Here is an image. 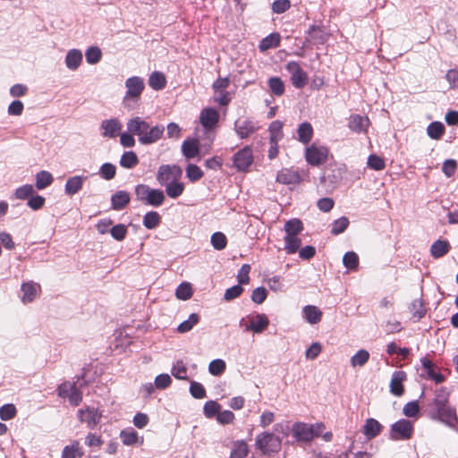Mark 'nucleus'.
<instances>
[{"mask_svg": "<svg viewBox=\"0 0 458 458\" xmlns=\"http://www.w3.org/2000/svg\"><path fill=\"white\" fill-rule=\"evenodd\" d=\"M428 416L433 420H437L450 428L458 425L456 410L449 403V393L445 387L438 389L432 403L429 405Z\"/></svg>", "mask_w": 458, "mask_h": 458, "instance_id": "nucleus-1", "label": "nucleus"}, {"mask_svg": "<svg viewBox=\"0 0 458 458\" xmlns=\"http://www.w3.org/2000/svg\"><path fill=\"white\" fill-rule=\"evenodd\" d=\"M126 128L129 132L137 136L139 142L144 146L157 142L162 139L165 132L163 124L151 126L140 116L129 119L126 123Z\"/></svg>", "mask_w": 458, "mask_h": 458, "instance_id": "nucleus-2", "label": "nucleus"}, {"mask_svg": "<svg viewBox=\"0 0 458 458\" xmlns=\"http://www.w3.org/2000/svg\"><path fill=\"white\" fill-rule=\"evenodd\" d=\"M126 93L123 103L124 107L133 109L145 89L144 80L139 76H132L125 81Z\"/></svg>", "mask_w": 458, "mask_h": 458, "instance_id": "nucleus-3", "label": "nucleus"}, {"mask_svg": "<svg viewBox=\"0 0 458 458\" xmlns=\"http://www.w3.org/2000/svg\"><path fill=\"white\" fill-rule=\"evenodd\" d=\"M345 174V165L333 164L328 165L320 176V182L328 189L334 190L342 181Z\"/></svg>", "mask_w": 458, "mask_h": 458, "instance_id": "nucleus-4", "label": "nucleus"}, {"mask_svg": "<svg viewBox=\"0 0 458 458\" xmlns=\"http://www.w3.org/2000/svg\"><path fill=\"white\" fill-rule=\"evenodd\" d=\"M255 446L265 454L277 453L281 448V439L273 433L262 432L256 437Z\"/></svg>", "mask_w": 458, "mask_h": 458, "instance_id": "nucleus-5", "label": "nucleus"}, {"mask_svg": "<svg viewBox=\"0 0 458 458\" xmlns=\"http://www.w3.org/2000/svg\"><path fill=\"white\" fill-rule=\"evenodd\" d=\"M413 424L405 419L397 420L391 425L389 437L392 440H408L413 434Z\"/></svg>", "mask_w": 458, "mask_h": 458, "instance_id": "nucleus-6", "label": "nucleus"}, {"mask_svg": "<svg viewBox=\"0 0 458 458\" xmlns=\"http://www.w3.org/2000/svg\"><path fill=\"white\" fill-rule=\"evenodd\" d=\"M285 69L291 75V81L294 88L301 89L306 86L309 81V77L307 72L301 67L298 62H288Z\"/></svg>", "mask_w": 458, "mask_h": 458, "instance_id": "nucleus-7", "label": "nucleus"}, {"mask_svg": "<svg viewBox=\"0 0 458 458\" xmlns=\"http://www.w3.org/2000/svg\"><path fill=\"white\" fill-rule=\"evenodd\" d=\"M328 149L324 146L311 144L305 150V159L307 163L313 166H318L327 161Z\"/></svg>", "mask_w": 458, "mask_h": 458, "instance_id": "nucleus-8", "label": "nucleus"}, {"mask_svg": "<svg viewBox=\"0 0 458 458\" xmlns=\"http://www.w3.org/2000/svg\"><path fill=\"white\" fill-rule=\"evenodd\" d=\"M182 175V170L176 165H162L158 167L157 173V181L161 186H165L168 182L181 179Z\"/></svg>", "mask_w": 458, "mask_h": 458, "instance_id": "nucleus-9", "label": "nucleus"}, {"mask_svg": "<svg viewBox=\"0 0 458 458\" xmlns=\"http://www.w3.org/2000/svg\"><path fill=\"white\" fill-rule=\"evenodd\" d=\"M314 428L310 425L304 422H295L292 425L293 437L297 442H310L316 437Z\"/></svg>", "mask_w": 458, "mask_h": 458, "instance_id": "nucleus-10", "label": "nucleus"}, {"mask_svg": "<svg viewBox=\"0 0 458 458\" xmlns=\"http://www.w3.org/2000/svg\"><path fill=\"white\" fill-rule=\"evenodd\" d=\"M233 166L237 171H246L253 162L252 150L250 147L246 146L240 149L233 156Z\"/></svg>", "mask_w": 458, "mask_h": 458, "instance_id": "nucleus-11", "label": "nucleus"}, {"mask_svg": "<svg viewBox=\"0 0 458 458\" xmlns=\"http://www.w3.org/2000/svg\"><path fill=\"white\" fill-rule=\"evenodd\" d=\"M78 416L81 422L86 423L89 428L93 429L100 422L102 413L97 408L87 407L85 410H79Z\"/></svg>", "mask_w": 458, "mask_h": 458, "instance_id": "nucleus-12", "label": "nucleus"}, {"mask_svg": "<svg viewBox=\"0 0 458 458\" xmlns=\"http://www.w3.org/2000/svg\"><path fill=\"white\" fill-rule=\"evenodd\" d=\"M256 123L249 118L238 119L234 123V131L240 139H246L257 131Z\"/></svg>", "mask_w": 458, "mask_h": 458, "instance_id": "nucleus-13", "label": "nucleus"}, {"mask_svg": "<svg viewBox=\"0 0 458 458\" xmlns=\"http://www.w3.org/2000/svg\"><path fill=\"white\" fill-rule=\"evenodd\" d=\"M249 319L250 323L245 326V330L255 334L262 333L269 325V319L264 313H256L249 317Z\"/></svg>", "mask_w": 458, "mask_h": 458, "instance_id": "nucleus-14", "label": "nucleus"}, {"mask_svg": "<svg viewBox=\"0 0 458 458\" xmlns=\"http://www.w3.org/2000/svg\"><path fill=\"white\" fill-rule=\"evenodd\" d=\"M122 123L117 118H111L102 121L100 124L101 135L106 138H115L120 134Z\"/></svg>", "mask_w": 458, "mask_h": 458, "instance_id": "nucleus-15", "label": "nucleus"}, {"mask_svg": "<svg viewBox=\"0 0 458 458\" xmlns=\"http://www.w3.org/2000/svg\"><path fill=\"white\" fill-rule=\"evenodd\" d=\"M327 38V33L320 26L310 25L307 30L306 40L310 44H324Z\"/></svg>", "mask_w": 458, "mask_h": 458, "instance_id": "nucleus-16", "label": "nucleus"}, {"mask_svg": "<svg viewBox=\"0 0 458 458\" xmlns=\"http://www.w3.org/2000/svg\"><path fill=\"white\" fill-rule=\"evenodd\" d=\"M219 119L218 112L215 108H204L199 115V121L205 129H212Z\"/></svg>", "mask_w": 458, "mask_h": 458, "instance_id": "nucleus-17", "label": "nucleus"}, {"mask_svg": "<svg viewBox=\"0 0 458 458\" xmlns=\"http://www.w3.org/2000/svg\"><path fill=\"white\" fill-rule=\"evenodd\" d=\"M406 379V373L403 370L394 371L392 375L390 382V392L396 395L401 396L403 394V382Z\"/></svg>", "mask_w": 458, "mask_h": 458, "instance_id": "nucleus-18", "label": "nucleus"}, {"mask_svg": "<svg viewBox=\"0 0 458 458\" xmlns=\"http://www.w3.org/2000/svg\"><path fill=\"white\" fill-rule=\"evenodd\" d=\"M300 181L301 176L299 173L288 168H284L280 170L276 175V182L282 184H296L299 183Z\"/></svg>", "mask_w": 458, "mask_h": 458, "instance_id": "nucleus-19", "label": "nucleus"}, {"mask_svg": "<svg viewBox=\"0 0 458 458\" xmlns=\"http://www.w3.org/2000/svg\"><path fill=\"white\" fill-rule=\"evenodd\" d=\"M369 125V120L367 116L360 114H352L349 118L348 126L354 132L360 133L366 131Z\"/></svg>", "mask_w": 458, "mask_h": 458, "instance_id": "nucleus-20", "label": "nucleus"}, {"mask_svg": "<svg viewBox=\"0 0 458 458\" xmlns=\"http://www.w3.org/2000/svg\"><path fill=\"white\" fill-rule=\"evenodd\" d=\"M131 196L126 191H118L111 196V208L114 210H122L130 203Z\"/></svg>", "mask_w": 458, "mask_h": 458, "instance_id": "nucleus-21", "label": "nucleus"}, {"mask_svg": "<svg viewBox=\"0 0 458 458\" xmlns=\"http://www.w3.org/2000/svg\"><path fill=\"white\" fill-rule=\"evenodd\" d=\"M383 426L375 419H367L363 425L362 433L367 439H373L382 431Z\"/></svg>", "mask_w": 458, "mask_h": 458, "instance_id": "nucleus-22", "label": "nucleus"}, {"mask_svg": "<svg viewBox=\"0 0 458 458\" xmlns=\"http://www.w3.org/2000/svg\"><path fill=\"white\" fill-rule=\"evenodd\" d=\"M420 362L427 378L435 381L437 384L445 380L444 375L435 371L434 364L427 357L421 358Z\"/></svg>", "mask_w": 458, "mask_h": 458, "instance_id": "nucleus-23", "label": "nucleus"}, {"mask_svg": "<svg viewBox=\"0 0 458 458\" xmlns=\"http://www.w3.org/2000/svg\"><path fill=\"white\" fill-rule=\"evenodd\" d=\"M39 285L33 282L23 283L21 287V301L31 302L37 296Z\"/></svg>", "mask_w": 458, "mask_h": 458, "instance_id": "nucleus-24", "label": "nucleus"}, {"mask_svg": "<svg viewBox=\"0 0 458 458\" xmlns=\"http://www.w3.org/2000/svg\"><path fill=\"white\" fill-rule=\"evenodd\" d=\"M65 65L71 71H76L82 62V53L79 49H71L65 56Z\"/></svg>", "mask_w": 458, "mask_h": 458, "instance_id": "nucleus-25", "label": "nucleus"}, {"mask_svg": "<svg viewBox=\"0 0 458 458\" xmlns=\"http://www.w3.org/2000/svg\"><path fill=\"white\" fill-rule=\"evenodd\" d=\"M450 249L451 245L446 240L438 239L432 243L430 254L434 259H440L446 255Z\"/></svg>", "mask_w": 458, "mask_h": 458, "instance_id": "nucleus-26", "label": "nucleus"}, {"mask_svg": "<svg viewBox=\"0 0 458 458\" xmlns=\"http://www.w3.org/2000/svg\"><path fill=\"white\" fill-rule=\"evenodd\" d=\"M302 313L304 319L311 325L318 323L322 318L321 310L313 305L304 306L302 309Z\"/></svg>", "mask_w": 458, "mask_h": 458, "instance_id": "nucleus-27", "label": "nucleus"}, {"mask_svg": "<svg viewBox=\"0 0 458 458\" xmlns=\"http://www.w3.org/2000/svg\"><path fill=\"white\" fill-rule=\"evenodd\" d=\"M86 179V177H83L81 175H75L72 177H70L65 183L64 191L67 195L72 196L76 194L83 185V182Z\"/></svg>", "mask_w": 458, "mask_h": 458, "instance_id": "nucleus-28", "label": "nucleus"}, {"mask_svg": "<svg viewBox=\"0 0 458 458\" xmlns=\"http://www.w3.org/2000/svg\"><path fill=\"white\" fill-rule=\"evenodd\" d=\"M182 155L188 158H194L199 154V148L196 140L188 139L182 144Z\"/></svg>", "mask_w": 458, "mask_h": 458, "instance_id": "nucleus-29", "label": "nucleus"}, {"mask_svg": "<svg viewBox=\"0 0 458 458\" xmlns=\"http://www.w3.org/2000/svg\"><path fill=\"white\" fill-rule=\"evenodd\" d=\"M181 179L174 180L164 187L165 188L166 195L171 199L179 198L184 191V183L180 182Z\"/></svg>", "mask_w": 458, "mask_h": 458, "instance_id": "nucleus-30", "label": "nucleus"}, {"mask_svg": "<svg viewBox=\"0 0 458 458\" xmlns=\"http://www.w3.org/2000/svg\"><path fill=\"white\" fill-rule=\"evenodd\" d=\"M298 140L303 144H308L313 136V128L308 122L301 123L297 129Z\"/></svg>", "mask_w": 458, "mask_h": 458, "instance_id": "nucleus-31", "label": "nucleus"}, {"mask_svg": "<svg viewBox=\"0 0 458 458\" xmlns=\"http://www.w3.org/2000/svg\"><path fill=\"white\" fill-rule=\"evenodd\" d=\"M284 241V250L288 254L295 253L301 244V240L298 237V234L293 235L285 233Z\"/></svg>", "mask_w": 458, "mask_h": 458, "instance_id": "nucleus-32", "label": "nucleus"}, {"mask_svg": "<svg viewBox=\"0 0 458 458\" xmlns=\"http://www.w3.org/2000/svg\"><path fill=\"white\" fill-rule=\"evenodd\" d=\"M120 165L126 169H131L139 164V157L133 151H125L120 158Z\"/></svg>", "mask_w": 458, "mask_h": 458, "instance_id": "nucleus-33", "label": "nucleus"}, {"mask_svg": "<svg viewBox=\"0 0 458 458\" xmlns=\"http://www.w3.org/2000/svg\"><path fill=\"white\" fill-rule=\"evenodd\" d=\"M148 196V198L145 204L152 207L161 206L165 199L164 191L159 189L151 188Z\"/></svg>", "mask_w": 458, "mask_h": 458, "instance_id": "nucleus-34", "label": "nucleus"}, {"mask_svg": "<svg viewBox=\"0 0 458 458\" xmlns=\"http://www.w3.org/2000/svg\"><path fill=\"white\" fill-rule=\"evenodd\" d=\"M161 222V216L157 211H148L147 212L142 220L143 225L148 229H155L159 225Z\"/></svg>", "mask_w": 458, "mask_h": 458, "instance_id": "nucleus-35", "label": "nucleus"}, {"mask_svg": "<svg viewBox=\"0 0 458 458\" xmlns=\"http://www.w3.org/2000/svg\"><path fill=\"white\" fill-rule=\"evenodd\" d=\"M54 181L53 175L47 171H40L36 174L35 186L38 190H44Z\"/></svg>", "mask_w": 458, "mask_h": 458, "instance_id": "nucleus-36", "label": "nucleus"}, {"mask_svg": "<svg viewBox=\"0 0 458 458\" xmlns=\"http://www.w3.org/2000/svg\"><path fill=\"white\" fill-rule=\"evenodd\" d=\"M280 44V35L279 33H271L266 38H264L259 43V49L261 51H266L270 48H274L278 47Z\"/></svg>", "mask_w": 458, "mask_h": 458, "instance_id": "nucleus-37", "label": "nucleus"}, {"mask_svg": "<svg viewBox=\"0 0 458 458\" xmlns=\"http://www.w3.org/2000/svg\"><path fill=\"white\" fill-rule=\"evenodd\" d=\"M248 454V445L243 440H238L233 443L230 458H246Z\"/></svg>", "mask_w": 458, "mask_h": 458, "instance_id": "nucleus-38", "label": "nucleus"}, {"mask_svg": "<svg viewBox=\"0 0 458 458\" xmlns=\"http://www.w3.org/2000/svg\"><path fill=\"white\" fill-rule=\"evenodd\" d=\"M78 440H74L71 445H65L62 452V458H78L82 456Z\"/></svg>", "mask_w": 458, "mask_h": 458, "instance_id": "nucleus-39", "label": "nucleus"}, {"mask_svg": "<svg viewBox=\"0 0 458 458\" xmlns=\"http://www.w3.org/2000/svg\"><path fill=\"white\" fill-rule=\"evenodd\" d=\"M148 85L155 90L163 89L166 85L165 75L160 72H153L149 76Z\"/></svg>", "mask_w": 458, "mask_h": 458, "instance_id": "nucleus-40", "label": "nucleus"}, {"mask_svg": "<svg viewBox=\"0 0 458 458\" xmlns=\"http://www.w3.org/2000/svg\"><path fill=\"white\" fill-rule=\"evenodd\" d=\"M445 132V126L441 122H432L427 127V133L432 140H439Z\"/></svg>", "mask_w": 458, "mask_h": 458, "instance_id": "nucleus-41", "label": "nucleus"}, {"mask_svg": "<svg viewBox=\"0 0 458 458\" xmlns=\"http://www.w3.org/2000/svg\"><path fill=\"white\" fill-rule=\"evenodd\" d=\"M343 264L348 270H357L359 267L358 254L354 251H347L343 257Z\"/></svg>", "mask_w": 458, "mask_h": 458, "instance_id": "nucleus-42", "label": "nucleus"}, {"mask_svg": "<svg viewBox=\"0 0 458 458\" xmlns=\"http://www.w3.org/2000/svg\"><path fill=\"white\" fill-rule=\"evenodd\" d=\"M369 359V352L367 350L360 349L351 358L350 362L353 368L362 367L368 362Z\"/></svg>", "mask_w": 458, "mask_h": 458, "instance_id": "nucleus-43", "label": "nucleus"}, {"mask_svg": "<svg viewBox=\"0 0 458 458\" xmlns=\"http://www.w3.org/2000/svg\"><path fill=\"white\" fill-rule=\"evenodd\" d=\"M199 320V317L196 313H191L188 319L182 321L181 324H179L177 327V331L181 334L187 333L192 329V327L198 324Z\"/></svg>", "mask_w": 458, "mask_h": 458, "instance_id": "nucleus-44", "label": "nucleus"}, {"mask_svg": "<svg viewBox=\"0 0 458 458\" xmlns=\"http://www.w3.org/2000/svg\"><path fill=\"white\" fill-rule=\"evenodd\" d=\"M185 172H186V177L191 182H198L204 175V173L202 172V170L197 165H194V164H189L186 166Z\"/></svg>", "mask_w": 458, "mask_h": 458, "instance_id": "nucleus-45", "label": "nucleus"}, {"mask_svg": "<svg viewBox=\"0 0 458 458\" xmlns=\"http://www.w3.org/2000/svg\"><path fill=\"white\" fill-rule=\"evenodd\" d=\"M302 230V222L298 218L290 219L284 224L285 233L295 235L299 234Z\"/></svg>", "mask_w": 458, "mask_h": 458, "instance_id": "nucleus-46", "label": "nucleus"}, {"mask_svg": "<svg viewBox=\"0 0 458 458\" xmlns=\"http://www.w3.org/2000/svg\"><path fill=\"white\" fill-rule=\"evenodd\" d=\"M268 87L275 96L280 97L284 93V84L279 77H271L268 80Z\"/></svg>", "mask_w": 458, "mask_h": 458, "instance_id": "nucleus-47", "label": "nucleus"}, {"mask_svg": "<svg viewBox=\"0 0 458 458\" xmlns=\"http://www.w3.org/2000/svg\"><path fill=\"white\" fill-rule=\"evenodd\" d=\"M349 224V219L346 216H341L331 224V233L333 235H338L344 233L347 229Z\"/></svg>", "mask_w": 458, "mask_h": 458, "instance_id": "nucleus-48", "label": "nucleus"}, {"mask_svg": "<svg viewBox=\"0 0 458 458\" xmlns=\"http://www.w3.org/2000/svg\"><path fill=\"white\" fill-rule=\"evenodd\" d=\"M210 242L213 248L216 250H222L226 247V236L221 232H216L211 235Z\"/></svg>", "mask_w": 458, "mask_h": 458, "instance_id": "nucleus-49", "label": "nucleus"}, {"mask_svg": "<svg viewBox=\"0 0 458 458\" xmlns=\"http://www.w3.org/2000/svg\"><path fill=\"white\" fill-rule=\"evenodd\" d=\"M172 375L177 379L187 380V368L182 360H177L172 367Z\"/></svg>", "mask_w": 458, "mask_h": 458, "instance_id": "nucleus-50", "label": "nucleus"}, {"mask_svg": "<svg viewBox=\"0 0 458 458\" xmlns=\"http://www.w3.org/2000/svg\"><path fill=\"white\" fill-rule=\"evenodd\" d=\"M85 57L88 64H96L100 61L102 52L98 47H89L85 52Z\"/></svg>", "mask_w": 458, "mask_h": 458, "instance_id": "nucleus-51", "label": "nucleus"}, {"mask_svg": "<svg viewBox=\"0 0 458 458\" xmlns=\"http://www.w3.org/2000/svg\"><path fill=\"white\" fill-rule=\"evenodd\" d=\"M226 369V364L222 359L213 360L208 365V372L213 376L222 375Z\"/></svg>", "mask_w": 458, "mask_h": 458, "instance_id": "nucleus-52", "label": "nucleus"}, {"mask_svg": "<svg viewBox=\"0 0 458 458\" xmlns=\"http://www.w3.org/2000/svg\"><path fill=\"white\" fill-rule=\"evenodd\" d=\"M120 437L124 445H133L139 440L138 433L133 429L122 430L120 433Z\"/></svg>", "mask_w": 458, "mask_h": 458, "instance_id": "nucleus-53", "label": "nucleus"}, {"mask_svg": "<svg viewBox=\"0 0 458 458\" xmlns=\"http://www.w3.org/2000/svg\"><path fill=\"white\" fill-rule=\"evenodd\" d=\"M175 295L179 300H189L192 295V290L189 283L180 284L175 291Z\"/></svg>", "mask_w": 458, "mask_h": 458, "instance_id": "nucleus-54", "label": "nucleus"}, {"mask_svg": "<svg viewBox=\"0 0 458 458\" xmlns=\"http://www.w3.org/2000/svg\"><path fill=\"white\" fill-rule=\"evenodd\" d=\"M99 174L106 181L112 180L116 174V167L111 163H105L100 166Z\"/></svg>", "mask_w": 458, "mask_h": 458, "instance_id": "nucleus-55", "label": "nucleus"}, {"mask_svg": "<svg viewBox=\"0 0 458 458\" xmlns=\"http://www.w3.org/2000/svg\"><path fill=\"white\" fill-rule=\"evenodd\" d=\"M34 193V187L31 184H24L15 190L14 196L17 199H29Z\"/></svg>", "mask_w": 458, "mask_h": 458, "instance_id": "nucleus-56", "label": "nucleus"}, {"mask_svg": "<svg viewBox=\"0 0 458 458\" xmlns=\"http://www.w3.org/2000/svg\"><path fill=\"white\" fill-rule=\"evenodd\" d=\"M127 232V227L123 224L114 225L109 230V233H111L112 237L119 242L123 241L126 237Z\"/></svg>", "mask_w": 458, "mask_h": 458, "instance_id": "nucleus-57", "label": "nucleus"}, {"mask_svg": "<svg viewBox=\"0 0 458 458\" xmlns=\"http://www.w3.org/2000/svg\"><path fill=\"white\" fill-rule=\"evenodd\" d=\"M410 310L413 317H416L418 319H420L426 314V310L423 306L422 301L419 299H416L411 302Z\"/></svg>", "mask_w": 458, "mask_h": 458, "instance_id": "nucleus-58", "label": "nucleus"}, {"mask_svg": "<svg viewBox=\"0 0 458 458\" xmlns=\"http://www.w3.org/2000/svg\"><path fill=\"white\" fill-rule=\"evenodd\" d=\"M220 404L215 401H208L203 407V412L207 418H213L219 413Z\"/></svg>", "mask_w": 458, "mask_h": 458, "instance_id": "nucleus-59", "label": "nucleus"}, {"mask_svg": "<svg viewBox=\"0 0 458 458\" xmlns=\"http://www.w3.org/2000/svg\"><path fill=\"white\" fill-rule=\"evenodd\" d=\"M368 166L375 171H380L385 168L386 165L383 158L372 154L368 157Z\"/></svg>", "mask_w": 458, "mask_h": 458, "instance_id": "nucleus-60", "label": "nucleus"}, {"mask_svg": "<svg viewBox=\"0 0 458 458\" xmlns=\"http://www.w3.org/2000/svg\"><path fill=\"white\" fill-rule=\"evenodd\" d=\"M190 393L192 397L196 399H202L206 397V390L204 386L196 381H191L190 385Z\"/></svg>", "mask_w": 458, "mask_h": 458, "instance_id": "nucleus-61", "label": "nucleus"}, {"mask_svg": "<svg viewBox=\"0 0 458 458\" xmlns=\"http://www.w3.org/2000/svg\"><path fill=\"white\" fill-rule=\"evenodd\" d=\"M243 292L242 284H238L225 290L224 299L227 301H233L239 297Z\"/></svg>", "mask_w": 458, "mask_h": 458, "instance_id": "nucleus-62", "label": "nucleus"}, {"mask_svg": "<svg viewBox=\"0 0 458 458\" xmlns=\"http://www.w3.org/2000/svg\"><path fill=\"white\" fill-rule=\"evenodd\" d=\"M151 188L147 184H138L135 187L134 192L138 200L146 203L148 193Z\"/></svg>", "mask_w": 458, "mask_h": 458, "instance_id": "nucleus-63", "label": "nucleus"}, {"mask_svg": "<svg viewBox=\"0 0 458 458\" xmlns=\"http://www.w3.org/2000/svg\"><path fill=\"white\" fill-rule=\"evenodd\" d=\"M16 414V408L12 403H7L0 408V418L3 420H9Z\"/></svg>", "mask_w": 458, "mask_h": 458, "instance_id": "nucleus-64", "label": "nucleus"}]
</instances>
